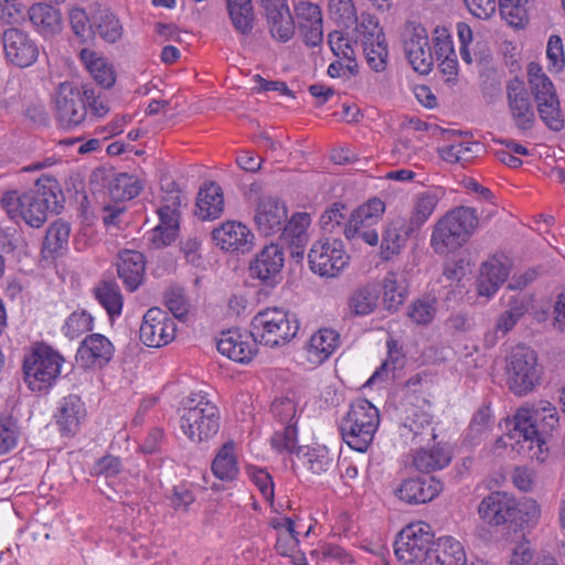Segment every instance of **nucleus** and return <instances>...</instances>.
Segmentation results:
<instances>
[{
  "instance_id": "obj_1",
  "label": "nucleus",
  "mask_w": 565,
  "mask_h": 565,
  "mask_svg": "<svg viewBox=\"0 0 565 565\" xmlns=\"http://www.w3.org/2000/svg\"><path fill=\"white\" fill-rule=\"evenodd\" d=\"M56 190L57 182L49 175H42L35 181L34 188L26 192H6L1 198V206L15 223L24 221L29 226L40 228L46 222L47 213L57 211Z\"/></svg>"
},
{
  "instance_id": "obj_2",
  "label": "nucleus",
  "mask_w": 565,
  "mask_h": 565,
  "mask_svg": "<svg viewBox=\"0 0 565 565\" xmlns=\"http://www.w3.org/2000/svg\"><path fill=\"white\" fill-rule=\"evenodd\" d=\"M512 429L500 438L505 447L518 451L533 450L542 452L545 439L558 424L557 411L547 402H541L532 408H520L513 416Z\"/></svg>"
},
{
  "instance_id": "obj_3",
  "label": "nucleus",
  "mask_w": 565,
  "mask_h": 565,
  "mask_svg": "<svg viewBox=\"0 0 565 565\" xmlns=\"http://www.w3.org/2000/svg\"><path fill=\"white\" fill-rule=\"evenodd\" d=\"M477 211L458 206L448 212L435 225L431 246L438 254H446L461 247L478 227Z\"/></svg>"
},
{
  "instance_id": "obj_4",
  "label": "nucleus",
  "mask_w": 565,
  "mask_h": 565,
  "mask_svg": "<svg viewBox=\"0 0 565 565\" xmlns=\"http://www.w3.org/2000/svg\"><path fill=\"white\" fill-rule=\"evenodd\" d=\"M220 412L206 395L195 393L183 403L180 427L193 443L207 441L220 429Z\"/></svg>"
},
{
  "instance_id": "obj_5",
  "label": "nucleus",
  "mask_w": 565,
  "mask_h": 565,
  "mask_svg": "<svg viewBox=\"0 0 565 565\" xmlns=\"http://www.w3.org/2000/svg\"><path fill=\"white\" fill-rule=\"evenodd\" d=\"M299 327L295 313L279 307H269L254 316L250 322V337L254 342L266 347H279L291 341Z\"/></svg>"
},
{
  "instance_id": "obj_6",
  "label": "nucleus",
  "mask_w": 565,
  "mask_h": 565,
  "mask_svg": "<svg viewBox=\"0 0 565 565\" xmlns=\"http://www.w3.org/2000/svg\"><path fill=\"white\" fill-rule=\"evenodd\" d=\"M379 425V409L367 399L360 398L351 404L340 428L348 446L364 452L370 447Z\"/></svg>"
},
{
  "instance_id": "obj_7",
  "label": "nucleus",
  "mask_w": 565,
  "mask_h": 565,
  "mask_svg": "<svg viewBox=\"0 0 565 565\" xmlns=\"http://www.w3.org/2000/svg\"><path fill=\"white\" fill-rule=\"evenodd\" d=\"M507 383L519 396L526 395L540 384L543 369L539 364L536 352L526 345H516L507 356Z\"/></svg>"
},
{
  "instance_id": "obj_8",
  "label": "nucleus",
  "mask_w": 565,
  "mask_h": 565,
  "mask_svg": "<svg viewBox=\"0 0 565 565\" xmlns=\"http://www.w3.org/2000/svg\"><path fill=\"white\" fill-rule=\"evenodd\" d=\"M63 356L46 344H38L24 358L23 373L28 386L40 392L52 385L61 373Z\"/></svg>"
},
{
  "instance_id": "obj_9",
  "label": "nucleus",
  "mask_w": 565,
  "mask_h": 565,
  "mask_svg": "<svg viewBox=\"0 0 565 565\" xmlns=\"http://www.w3.org/2000/svg\"><path fill=\"white\" fill-rule=\"evenodd\" d=\"M436 541L431 526L425 522L411 523L397 535L394 544L396 557L406 565L427 563Z\"/></svg>"
},
{
  "instance_id": "obj_10",
  "label": "nucleus",
  "mask_w": 565,
  "mask_h": 565,
  "mask_svg": "<svg viewBox=\"0 0 565 565\" xmlns=\"http://www.w3.org/2000/svg\"><path fill=\"white\" fill-rule=\"evenodd\" d=\"M308 262L310 269L321 277L333 278L344 269L349 263V255L340 239H320L312 244Z\"/></svg>"
},
{
  "instance_id": "obj_11",
  "label": "nucleus",
  "mask_w": 565,
  "mask_h": 565,
  "mask_svg": "<svg viewBox=\"0 0 565 565\" xmlns=\"http://www.w3.org/2000/svg\"><path fill=\"white\" fill-rule=\"evenodd\" d=\"M54 114L57 124L64 129L79 126L87 116V107L82 93L70 82L60 84L54 96Z\"/></svg>"
},
{
  "instance_id": "obj_12",
  "label": "nucleus",
  "mask_w": 565,
  "mask_h": 565,
  "mask_svg": "<svg viewBox=\"0 0 565 565\" xmlns=\"http://www.w3.org/2000/svg\"><path fill=\"white\" fill-rule=\"evenodd\" d=\"M175 330V323L168 313L158 307H152L143 315L139 338L147 347L160 348L174 339Z\"/></svg>"
},
{
  "instance_id": "obj_13",
  "label": "nucleus",
  "mask_w": 565,
  "mask_h": 565,
  "mask_svg": "<svg viewBox=\"0 0 565 565\" xmlns=\"http://www.w3.org/2000/svg\"><path fill=\"white\" fill-rule=\"evenodd\" d=\"M6 58L18 67H28L36 62L39 46L28 32L18 29H7L2 34Z\"/></svg>"
},
{
  "instance_id": "obj_14",
  "label": "nucleus",
  "mask_w": 565,
  "mask_h": 565,
  "mask_svg": "<svg viewBox=\"0 0 565 565\" xmlns=\"http://www.w3.org/2000/svg\"><path fill=\"white\" fill-rule=\"evenodd\" d=\"M480 519L490 526L514 522L518 518L516 500L504 491H493L478 507Z\"/></svg>"
},
{
  "instance_id": "obj_15",
  "label": "nucleus",
  "mask_w": 565,
  "mask_h": 565,
  "mask_svg": "<svg viewBox=\"0 0 565 565\" xmlns=\"http://www.w3.org/2000/svg\"><path fill=\"white\" fill-rule=\"evenodd\" d=\"M288 217L284 201L271 195H262L254 207V223L259 233L265 236L279 233Z\"/></svg>"
},
{
  "instance_id": "obj_16",
  "label": "nucleus",
  "mask_w": 565,
  "mask_h": 565,
  "mask_svg": "<svg viewBox=\"0 0 565 565\" xmlns=\"http://www.w3.org/2000/svg\"><path fill=\"white\" fill-rule=\"evenodd\" d=\"M284 264L285 254L282 247L271 243L264 246L250 262V276L259 279L267 286L274 287L281 281Z\"/></svg>"
},
{
  "instance_id": "obj_17",
  "label": "nucleus",
  "mask_w": 565,
  "mask_h": 565,
  "mask_svg": "<svg viewBox=\"0 0 565 565\" xmlns=\"http://www.w3.org/2000/svg\"><path fill=\"white\" fill-rule=\"evenodd\" d=\"M509 111L514 126L522 131L533 128L535 113L524 83L514 77L507 84Z\"/></svg>"
},
{
  "instance_id": "obj_18",
  "label": "nucleus",
  "mask_w": 565,
  "mask_h": 565,
  "mask_svg": "<svg viewBox=\"0 0 565 565\" xmlns=\"http://www.w3.org/2000/svg\"><path fill=\"white\" fill-rule=\"evenodd\" d=\"M404 51L414 71L419 74H428L431 71L434 54L424 26L415 25L407 30L404 38Z\"/></svg>"
},
{
  "instance_id": "obj_19",
  "label": "nucleus",
  "mask_w": 565,
  "mask_h": 565,
  "mask_svg": "<svg viewBox=\"0 0 565 565\" xmlns=\"http://www.w3.org/2000/svg\"><path fill=\"white\" fill-rule=\"evenodd\" d=\"M211 235L214 244L226 253L245 254L254 245V234L241 222H224Z\"/></svg>"
},
{
  "instance_id": "obj_20",
  "label": "nucleus",
  "mask_w": 565,
  "mask_h": 565,
  "mask_svg": "<svg viewBox=\"0 0 565 565\" xmlns=\"http://www.w3.org/2000/svg\"><path fill=\"white\" fill-rule=\"evenodd\" d=\"M115 347L100 333H92L84 338L77 352L76 361L83 369H102L113 359Z\"/></svg>"
},
{
  "instance_id": "obj_21",
  "label": "nucleus",
  "mask_w": 565,
  "mask_h": 565,
  "mask_svg": "<svg viewBox=\"0 0 565 565\" xmlns=\"http://www.w3.org/2000/svg\"><path fill=\"white\" fill-rule=\"evenodd\" d=\"M171 195L163 199L164 204L158 210L159 224L153 228L151 242L157 248H163L174 242L179 235V194H173V189L169 190Z\"/></svg>"
},
{
  "instance_id": "obj_22",
  "label": "nucleus",
  "mask_w": 565,
  "mask_h": 565,
  "mask_svg": "<svg viewBox=\"0 0 565 565\" xmlns=\"http://www.w3.org/2000/svg\"><path fill=\"white\" fill-rule=\"evenodd\" d=\"M443 482L434 476L405 480L397 490L398 498L409 504H422L435 499L443 490Z\"/></svg>"
},
{
  "instance_id": "obj_23",
  "label": "nucleus",
  "mask_w": 565,
  "mask_h": 565,
  "mask_svg": "<svg viewBox=\"0 0 565 565\" xmlns=\"http://www.w3.org/2000/svg\"><path fill=\"white\" fill-rule=\"evenodd\" d=\"M90 28L92 33L98 35L108 43H116L124 33V28L113 10L103 3L90 4Z\"/></svg>"
},
{
  "instance_id": "obj_24",
  "label": "nucleus",
  "mask_w": 565,
  "mask_h": 565,
  "mask_svg": "<svg viewBox=\"0 0 565 565\" xmlns=\"http://www.w3.org/2000/svg\"><path fill=\"white\" fill-rule=\"evenodd\" d=\"M401 435L414 445L435 439L431 415L419 407H413L403 423Z\"/></svg>"
},
{
  "instance_id": "obj_25",
  "label": "nucleus",
  "mask_w": 565,
  "mask_h": 565,
  "mask_svg": "<svg viewBox=\"0 0 565 565\" xmlns=\"http://www.w3.org/2000/svg\"><path fill=\"white\" fill-rule=\"evenodd\" d=\"M256 343L237 331L228 330L222 333L217 341L218 352L237 363H248L256 353Z\"/></svg>"
},
{
  "instance_id": "obj_26",
  "label": "nucleus",
  "mask_w": 565,
  "mask_h": 565,
  "mask_svg": "<svg viewBox=\"0 0 565 565\" xmlns=\"http://www.w3.org/2000/svg\"><path fill=\"white\" fill-rule=\"evenodd\" d=\"M117 273L127 290L135 291L141 284L145 275L146 262L140 252L126 249L119 254Z\"/></svg>"
},
{
  "instance_id": "obj_27",
  "label": "nucleus",
  "mask_w": 565,
  "mask_h": 565,
  "mask_svg": "<svg viewBox=\"0 0 565 565\" xmlns=\"http://www.w3.org/2000/svg\"><path fill=\"white\" fill-rule=\"evenodd\" d=\"M385 211V204L380 199L369 200L366 203L355 209L348 222L344 225L343 234L347 239L353 241L354 234L356 233L358 225H369L373 227L376 225Z\"/></svg>"
},
{
  "instance_id": "obj_28",
  "label": "nucleus",
  "mask_w": 565,
  "mask_h": 565,
  "mask_svg": "<svg viewBox=\"0 0 565 565\" xmlns=\"http://www.w3.org/2000/svg\"><path fill=\"white\" fill-rule=\"evenodd\" d=\"M28 14L32 25L43 36L56 35L63 29L61 11L51 4L34 3L29 8Z\"/></svg>"
},
{
  "instance_id": "obj_29",
  "label": "nucleus",
  "mask_w": 565,
  "mask_h": 565,
  "mask_svg": "<svg viewBox=\"0 0 565 565\" xmlns=\"http://www.w3.org/2000/svg\"><path fill=\"white\" fill-rule=\"evenodd\" d=\"M86 411L84 403L77 395H68L64 397L55 414L56 424L62 434L71 435L74 434L82 419H84Z\"/></svg>"
},
{
  "instance_id": "obj_30",
  "label": "nucleus",
  "mask_w": 565,
  "mask_h": 565,
  "mask_svg": "<svg viewBox=\"0 0 565 565\" xmlns=\"http://www.w3.org/2000/svg\"><path fill=\"white\" fill-rule=\"evenodd\" d=\"M467 556L462 544L451 536L439 537L426 565H466Z\"/></svg>"
},
{
  "instance_id": "obj_31",
  "label": "nucleus",
  "mask_w": 565,
  "mask_h": 565,
  "mask_svg": "<svg viewBox=\"0 0 565 565\" xmlns=\"http://www.w3.org/2000/svg\"><path fill=\"white\" fill-rule=\"evenodd\" d=\"M441 199L439 189H429L417 193L413 199L408 231H418L433 215Z\"/></svg>"
},
{
  "instance_id": "obj_32",
  "label": "nucleus",
  "mask_w": 565,
  "mask_h": 565,
  "mask_svg": "<svg viewBox=\"0 0 565 565\" xmlns=\"http://www.w3.org/2000/svg\"><path fill=\"white\" fill-rule=\"evenodd\" d=\"M508 276L509 268L499 259L491 258L482 263L477 280L478 294L486 297L494 295Z\"/></svg>"
},
{
  "instance_id": "obj_33",
  "label": "nucleus",
  "mask_w": 565,
  "mask_h": 565,
  "mask_svg": "<svg viewBox=\"0 0 565 565\" xmlns=\"http://www.w3.org/2000/svg\"><path fill=\"white\" fill-rule=\"evenodd\" d=\"M270 35L282 43L288 42L295 35V21L288 3L265 11Z\"/></svg>"
},
{
  "instance_id": "obj_34",
  "label": "nucleus",
  "mask_w": 565,
  "mask_h": 565,
  "mask_svg": "<svg viewBox=\"0 0 565 565\" xmlns=\"http://www.w3.org/2000/svg\"><path fill=\"white\" fill-rule=\"evenodd\" d=\"M451 461V454L447 446L436 445L431 449L419 448L413 458L415 468L424 473H431L446 468Z\"/></svg>"
},
{
  "instance_id": "obj_35",
  "label": "nucleus",
  "mask_w": 565,
  "mask_h": 565,
  "mask_svg": "<svg viewBox=\"0 0 565 565\" xmlns=\"http://www.w3.org/2000/svg\"><path fill=\"white\" fill-rule=\"evenodd\" d=\"M310 225V216L308 213H295L290 220L287 218L282 227L280 238L295 247L291 252L292 256L303 254V247L307 243V228Z\"/></svg>"
},
{
  "instance_id": "obj_36",
  "label": "nucleus",
  "mask_w": 565,
  "mask_h": 565,
  "mask_svg": "<svg viewBox=\"0 0 565 565\" xmlns=\"http://www.w3.org/2000/svg\"><path fill=\"white\" fill-rule=\"evenodd\" d=\"M415 231H408V222L403 218L393 220L385 228L381 244V256L390 259L399 253L402 246Z\"/></svg>"
},
{
  "instance_id": "obj_37",
  "label": "nucleus",
  "mask_w": 565,
  "mask_h": 565,
  "mask_svg": "<svg viewBox=\"0 0 565 565\" xmlns=\"http://www.w3.org/2000/svg\"><path fill=\"white\" fill-rule=\"evenodd\" d=\"M223 210V193L218 185L212 183L200 190L196 199V216L202 220H215L221 216Z\"/></svg>"
},
{
  "instance_id": "obj_38",
  "label": "nucleus",
  "mask_w": 565,
  "mask_h": 565,
  "mask_svg": "<svg viewBox=\"0 0 565 565\" xmlns=\"http://www.w3.org/2000/svg\"><path fill=\"white\" fill-rule=\"evenodd\" d=\"M213 475L222 481H233L238 475V463L235 455V445L225 443L212 462Z\"/></svg>"
},
{
  "instance_id": "obj_39",
  "label": "nucleus",
  "mask_w": 565,
  "mask_h": 565,
  "mask_svg": "<svg viewBox=\"0 0 565 565\" xmlns=\"http://www.w3.org/2000/svg\"><path fill=\"white\" fill-rule=\"evenodd\" d=\"M141 189V180L129 173L114 174L108 181V193L115 201L131 200L139 195Z\"/></svg>"
},
{
  "instance_id": "obj_40",
  "label": "nucleus",
  "mask_w": 565,
  "mask_h": 565,
  "mask_svg": "<svg viewBox=\"0 0 565 565\" xmlns=\"http://www.w3.org/2000/svg\"><path fill=\"white\" fill-rule=\"evenodd\" d=\"M79 56L96 83L105 88H109L114 85L115 74L106 60L97 56L94 51L88 49L82 50Z\"/></svg>"
},
{
  "instance_id": "obj_41",
  "label": "nucleus",
  "mask_w": 565,
  "mask_h": 565,
  "mask_svg": "<svg viewBox=\"0 0 565 565\" xmlns=\"http://www.w3.org/2000/svg\"><path fill=\"white\" fill-rule=\"evenodd\" d=\"M527 76L531 92L535 97L536 104L557 97L554 84L543 72L539 63L531 62L529 64Z\"/></svg>"
},
{
  "instance_id": "obj_42",
  "label": "nucleus",
  "mask_w": 565,
  "mask_h": 565,
  "mask_svg": "<svg viewBox=\"0 0 565 565\" xmlns=\"http://www.w3.org/2000/svg\"><path fill=\"white\" fill-rule=\"evenodd\" d=\"M339 345V333L332 329H320L311 335L309 352L319 362L327 360Z\"/></svg>"
},
{
  "instance_id": "obj_43",
  "label": "nucleus",
  "mask_w": 565,
  "mask_h": 565,
  "mask_svg": "<svg viewBox=\"0 0 565 565\" xmlns=\"http://www.w3.org/2000/svg\"><path fill=\"white\" fill-rule=\"evenodd\" d=\"M227 11L233 26L242 35H248L254 28V11L252 0L232 1L227 3Z\"/></svg>"
},
{
  "instance_id": "obj_44",
  "label": "nucleus",
  "mask_w": 565,
  "mask_h": 565,
  "mask_svg": "<svg viewBox=\"0 0 565 565\" xmlns=\"http://www.w3.org/2000/svg\"><path fill=\"white\" fill-rule=\"evenodd\" d=\"M95 297L110 317L119 316L122 309V297L118 285L113 280H104L95 288Z\"/></svg>"
},
{
  "instance_id": "obj_45",
  "label": "nucleus",
  "mask_w": 565,
  "mask_h": 565,
  "mask_svg": "<svg viewBox=\"0 0 565 565\" xmlns=\"http://www.w3.org/2000/svg\"><path fill=\"white\" fill-rule=\"evenodd\" d=\"M70 225L63 221H56L50 225L43 242V253L51 256L57 255L67 248Z\"/></svg>"
},
{
  "instance_id": "obj_46",
  "label": "nucleus",
  "mask_w": 565,
  "mask_h": 565,
  "mask_svg": "<svg viewBox=\"0 0 565 565\" xmlns=\"http://www.w3.org/2000/svg\"><path fill=\"white\" fill-rule=\"evenodd\" d=\"M508 307L509 308L498 317L495 322L494 332L497 337H504L526 312V305L522 298H511Z\"/></svg>"
},
{
  "instance_id": "obj_47",
  "label": "nucleus",
  "mask_w": 565,
  "mask_h": 565,
  "mask_svg": "<svg viewBox=\"0 0 565 565\" xmlns=\"http://www.w3.org/2000/svg\"><path fill=\"white\" fill-rule=\"evenodd\" d=\"M384 302L390 310H396L405 300L407 286L405 279L394 271L387 273L383 282Z\"/></svg>"
},
{
  "instance_id": "obj_48",
  "label": "nucleus",
  "mask_w": 565,
  "mask_h": 565,
  "mask_svg": "<svg viewBox=\"0 0 565 565\" xmlns=\"http://www.w3.org/2000/svg\"><path fill=\"white\" fill-rule=\"evenodd\" d=\"M499 11L509 25L520 29L529 20V0H498Z\"/></svg>"
},
{
  "instance_id": "obj_49",
  "label": "nucleus",
  "mask_w": 565,
  "mask_h": 565,
  "mask_svg": "<svg viewBox=\"0 0 565 565\" xmlns=\"http://www.w3.org/2000/svg\"><path fill=\"white\" fill-rule=\"evenodd\" d=\"M379 290L375 286H364L350 297V310L358 316H366L376 308Z\"/></svg>"
},
{
  "instance_id": "obj_50",
  "label": "nucleus",
  "mask_w": 565,
  "mask_h": 565,
  "mask_svg": "<svg viewBox=\"0 0 565 565\" xmlns=\"http://www.w3.org/2000/svg\"><path fill=\"white\" fill-rule=\"evenodd\" d=\"M437 312V298L431 295L424 296L413 301L408 307V317L416 324L430 323Z\"/></svg>"
},
{
  "instance_id": "obj_51",
  "label": "nucleus",
  "mask_w": 565,
  "mask_h": 565,
  "mask_svg": "<svg viewBox=\"0 0 565 565\" xmlns=\"http://www.w3.org/2000/svg\"><path fill=\"white\" fill-rule=\"evenodd\" d=\"M537 111L541 120L552 131L558 132L565 126V117L561 109L558 97L540 102L537 104Z\"/></svg>"
},
{
  "instance_id": "obj_52",
  "label": "nucleus",
  "mask_w": 565,
  "mask_h": 565,
  "mask_svg": "<svg viewBox=\"0 0 565 565\" xmlns=\"http://www.w3.org/2000/svg\"><path fill=\"white\" fill-rule=\"evenodd\" d=\"M366 62L369 66L375 72H382L386 68L387 64V44L385 39L383 41H371L362 43Z\"/></svg>"
},
{
  "instance_id": "obj_53",
  "label": "nucleus",
  "mask_w": 565,
  "mask_h": 565,
  "mask_svg": "<svg viewBox=\"0 0 565 565\" xmlns=\"http://www.w3.org/2000/svg\"><path fill=\"white\" fill-rule=\"evenodd\" d=\"M347 207L342 203H333L320 216L321 228L327 233L343 232L347 220Z\"/></svg>"
},
{
  "instance_id": "obj_54",
  "label": "nucleus",
  "mask_w": 565,
  "mask_h": 565,
  "mask_svg": "<svg viewBox=\"0 0 565 565\" xmlns=\"http://www.w3.org/2000/svg\"><path fill=\"white\" fill-rule=\"evenodd\" d=\"M308 469L316 475H321L331 470L335 463L329 450L326 447L309 449L306 455Z\"/></svg>"
},
{
  "instance_id": "obj_55",
  "label": "nucleus",
  "mask_w": 565,
  "mask_h": 565,
  "mask_svg": "<svg viewBox=\"0 0 565 565\" xmlns=\"http://www.w3.org/2000/svg\"><path fill=\"white\" fill-rule=\"evenodd\" d=\"M271 446L279 452H294L297 450V454H299L301 448H297L296 425H284L281 430H276V433L271 437Z\"/></svg>"
},
{
  "instance_id": "obj_56",
  "label": "nucleus",
  "mask_w": 565,
  "mask_h": 565,
  "mask_svg": "<svg viewBox=\"0 0 565 565\" xmlns=\"http://www.w3.org/2000/svg\"><path fill=\"white\" fill-rule=\"evenodd\" d=\"M93 327V318L85 311L73 312L66 319L63 326V332L68 339H75L85 331L90 330Z\"/></svg>"
},
{
  "instance_id": "obj_57",
  "label": "nucleus",
  "mask_w": 565,
  "mask_h": 565,
  "mask_svg": "<svg viewBox=\"0 0 565 565\" xmlns=\"http://www.w3.org/2000/svg\"><path fill=\"white\" fill-rule=\"evenodd\" d=\"M550 72L561 73L565 67L563 41L559 35H551L546 46Z\"/></svg>"
},
{
  "instance_id": "obj_58",
  "label": "nucleus",
  "mask_w": 565,
  "mask_h": 565,
  "mask_svg": "<svg viewBox=\"0 0 565 565\" xmlns=\"http://www.w3.org/2000/svg\"><path fill=\"white\" fill-rule=\"evenodd\" d=\"M19 429L11 417L0 418V455L12 450L18 443Z\"/></svg>"
},
{
  "instance_id": "obj_59",
  "label": "nucleus",
  "mask_w": 565,
  "mask_h": 565,
  "mask_svg": "<svg viewBox=\"0 0 565 565\" xmlns=\"http://www.w3.org/2000/svg\"><path fill=\"white\" fill-rule=\"evenodd\" d=\"M296 18L299 28H306L307 24L322 23V14L318 4L309 1H300L295 4Z\"/></svg>"
},
{
  "instance_id": "obj_60",
  "label": "nucleus",
  "mask_w": 565,
  "mask_h": 565,
  "mask_svg": "<svg viewBox=\"0 0 565 565\" xmlns=\"http://www.w3.org/2000/svg\"><path fill=\"white\" fill-rule=\"evenodd\" d=\"M167 499L175 511L186 512L194 502L195 497L186 484L180 483L171 489L170 493L167 494Z\"/></svg>"
},
{
  "instance_id": "obj_61",
  "label": "nucleus",
  "mask_w": 565,
  "mask_h": 565,
  "mask_svg": "<svg viewBox=\"0 0 565 565\" xmlns=\"http://www.w3.org/2000/svg\"><path fill=\"white\" fill-rule=\"evenodd\" d=\"M71 28L76 36L85 38L92 33L90 9L88 12L82 8L74 7L68 11Z\"/></svg>"
},
{
  "instance_id": "obj_62",
  "label": "nucleus",
  "mask_w": 565,
  "mask_h": 565,
  "mask_svg": "<svg viewBox=\"0 0 565 565\" xmlns=\"http://www.w3.org/2000/svg\"><path fill=\"white\" fill-rule=\"evenodd\" d=\"M328 44L337 57L354 62V49L349 39L344 38L341 32H330L328 35Z\"/></svg>"
},
{
  "instance_id": "obj_63",
  "label": "nucleus",
  "mask_w": 565,
  "mask_h": 565,
  "mask_svg": "<svg viewBox=\"0 0 565 565\" xmlns=\"http://www.w3.org/2000/svg\"><path fill=\"white\" fill-rule=\"evenodd\" d=\"M358 32L361 36V43L385 39L382 29L379 26V21L372 15H362Z\"/></svg>"
},
{
  "instance_id": "obj_64",
  "label": "nucleus",
  "mask_w": 565,
  "mask_h": 565,
  "mask_svg": "<svg viewBox=\"0 0 565 565\" xmlns=\"http://www.w3.org/2000/svg\"><path fill=\"white\" fill-rule=\"evenodd\" d=\"M82 96L93 116L104 117L109 111L107 102L102 98L100 93L96 92L95 88L84 86Z\"/></svg>"
}]
</instances>
